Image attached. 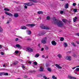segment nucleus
<instances>
[{
	"label": "nucleus",
	"mask_w": 79,
	"mask_h": 79,
	"mask_svg": "<svg viewBox=\"0 0 79 79\" xmlns=\"http://www.w3.org/2000/svg\"><path fill=\"white\" fill-rule=\"evenodd\" d=\"M24 5H27V6H32V5H33V3L32 2H29L27 3H25L24 4Z\"/></svg>",
	"instance_id": "5"
},
{
	"label": "nucleus",
	"mask_w": 79,
	"mask_h": 79,
	"mask_svg": "<svg viewBox=\"0 0 79 79\" xmlns=\"http://www.w3.org/2000/svg\"><path fill=\"white\" fill-rule=\"evenodd\" d=\"M73 5L74 6H76V3H73Z\"/></svg>",
	"instance_id": "42"
},
{
	"label": "nucleus",
	"mask_w": 79,
	"mask_h": 79,
	"mask_svg": "<svg viewBox=\"0 0 79 79\" xmlns=\"http://www.w3.org/2000/svg\"><path fill=\"white\" fill-rule=\"evenodd\" d=\"M64 12L63 11H61L60 12V14H63V13Z\"/></svg>",
	"instance_id": "49"
},
{
	"label": "nucleus",
	"mask_w": 79,
	"mask_h": 79,
	"mask_svg": "<svg viewBox=\"0 0 79 79\" xmlns=\"http://www.w3.org/2000/svg\"><path fill=\"white\" fill-rule=\"evenodd\" d=\"M50 66V64H49L48 63H46V67H49V66Z\"/></svg>",
	"instance_id": "24"
},
{
	"label": "nucleus",
	"mask_w": 79,
	"mask_h": 79,
	"mask_svg": "<svg viewBox=\"0 0 79 79\" xmlns=\"http://www.w3.org/2000/svg\"><path fill=\"white\" fill-rule=\"evenodd\" d=\"M40 71H44V69H43V68L42 67H41L40 68V69H39Z\"/></svg>",
	"instance_id": "22"
},
{
	"label": "nucleus",
	"mask_w": 79,
	"mask_h": 79,
	"mask_svg": "<svg viewBox=\"0 0 79 79\" xmlns=\"http://www.w3.org/2000/svg\"><path fill=\"white\" fill-rule=\"evenodd\" d=\"M66 59L67 60L71 61V56H67L66 57Z\"/></svg>",
	"instance_id": "7"
},
{
	"label": "nucleus",
	"mask_w": 79,
	"mask_h": 79,
	"mask_svg": "<svg viewBox=\"0 0 79 79\" xmlns=\"http://www.w3.org/2000/svg\"><path fill=\"white\" fill-rule=\"evenodd\" d=\"M42 56V58H44V57H45V56H44V55H43Z\"/></svg>",
	"instance_id": "63"
},
{
	"label": "nucleus",
	"mask_w": 79,
	"mask_h": 79,
	"mask_svg": "<svg viewBox=\"0 0 79 79\" xmlns=\"http://www.w3.org/2000/svg\"><path fill=\"white\" fill-rule=\"evenodd\" d=\"M64 47H68V44L67 43H64Z\"/></svg>",
	"instance_id": "32"
},
{
	"label": "nucleus",
	"mask_w": 79,
	"mask_h": 79,
	"mask_svg": "<svg viewBox=\"0 0 79 79\" xmlns=\"http://www.w3.org/2000/svg\"><path fill=\"white\" fill-rule=\"evenodd\" d=\"M39 56V54H36L35 56V58H38Z\"/></svg>",
	"instance_id": "25"
},
{
	"label": "nucleus",
	"mask_w": 79,
	"mask_h": 79,
	"mask_svg": "<svg viewBox=\"0 0 79 79\" xmlns=\"http://www.w3.org/2000/svg\"><path fill=\"white\" fill-rule=\"evenodd\" d=\"M76 43H77V44H79V41H76Z\"/></svg>",
	"instance_id": "58"
},
{
	"label": "nucleus",
	"mask_w": 79,
	"mask_h": 79,
	"mask_svg": "<svg viewBox=\"0 0 79 79\" xmlns=\"http://www.w3.org/2000/svg\"><path fill=\"white\" fill-rule=\"evenodd\" d=\"M43 78H44V79H49V78H48L47 77L45 76H43Z\"/></svg>",
	"instance_id": "38"
},
{
	"label": "nucleus",
	"mask_w": 79,
	"mask_h": 79,
	"mask_svg": "<svg viewBox=\"0 0 79 79\" xmlns=\"http://www.w3.org/2000/svg\"><path fill=\"white\" fill-rule=\"evenodd\" d=\"M31 40V39H27V40Z\"/></svg>",
	"instance_id": "62"
},
{
	"label": "nucleus",
	"mask_w": 79,
	"mask_h": 79,
	"mask_svg": "<svg viewBox=\"0 0 79 79\" xmlns=\"http://www.w3.org/2000/svg\"><path fill=\"white\" fill-rule=\"evenodd\" d=\"M76 70L77 71H79V68H77L76 69Z\"/></svg>",
	"instance_id": "45"
},
{
	"label": "nucleus",
	"mask_w": 79,
	"mask_h": 79,
	"mask_svg": "<svg viewBox=\"0 0 79 79\" xmlns=\"http://www.w3.org/2000/svg\"><path fill=\"white\" fill-rule=\"evenodd\" d=\"M26 27L25 26H23L21 28V29H26Z\"/></svg>",
	"instance_id": "21"
},
{
	"label": "nucleus",
	"mask_w": 79,
	"mask_h": 79,
	"mask_svg": "<svg viewBox=\"0 0 79 79\" xmlns=\"http://www.w3.org/2000/svg\"><path fill=\"white\" fill-rule=\"evenodd\" d=\"M57 56L59 58H61L62 57V56L61 55V54H59L58 55H57Z\"/></svg>",
	"instance_id": "18"
},
{
	"label": "nucleus",
	"mask_w": 79,
	"mask_h": 79,
	"mask_svg": "<svg viewBox=\"0 0 79 79\" xmlns=\"http://www.w3.org/2000/svg\"><path fill=\"white\" fill-rule=\"evenodd\" d=\"M27 50H28V51H29L30 52H33V50L32 49V48H27Z\"/></svg>",
	"instance_id": "14"
},
{
	"label": "nucleus",
	"mask_w": 79,
	"mask_h": 79,
	"mask_svg": "<svg viewBox=\"0 0 79 79\" xmlns=\"http://www.w3.org/2000/svg\"><path fill=\"white\" fill-rule=\"evenodd\" d=\"M45 34V32H42V33H41L40 34V35H44Z\"/></svg>",
	"instance_id": "26"
},
{
	"label": "nucleus",
	"mask_w": 79,
	"mask_h": 79,
	"mask_svg": "<svg viewBox=\"0 0 79 79\" xmlns=\"http://www.w3.org/2000/svg\"><path fill=\"white\" fill-rule=\"evenodd\" d=\"M52 21L53 23H54V24H55V23L57 22V20L55 18H54L52 19Z\"/></svg>",
	"instance_id": "9"
},
{
	"label": "nucleus",
	"mask_w": 79,
	"mask_h": 79,
	"mask_svg": "<svg viewBox=\"0 0 79 79\" xmlns=\"http://www.w3.org/2000/svg\"><path fill=\"white\" fill-rule=\"evenodd\" d=\"M69 6V4H68V3H67L66 4H65L64 6V7L65 8H68Z\"/></svg>",
	"instance_id": "16"
},
{
	"label": "nucleus",
	"mask_w": 79,
	"mask_h": 79,
	"mask_svg": "<svg viewBox=\"0 0 79 79\" xmlns=\"http://www.w3.org/2000/svg\"><path fill=\"white\" fill-rule=\"evenodd\" d=\"M73 11L74 12H77V9L75 8L73 9Z\"/></svg>",
	"instance_id": "39"
},
{
	"label": "nucleus",
	"mask_w": 79,
	"mask_h": 79,
	"mask_svg": "<svg viewBox=\"0 0 79 79\" xmlns=\"http://www.w3.org/2000/svg\"><path fill=\"white\" fill-rule=\"evenodd\" d=\"M19 38H20V39H23V37H22L19 36Z\"/></svg>",
	"instance_id": "56"
},
{
	"label": "nucleus",
	"mask_w": 79,
	"mask_h": 79,
	"mask_svg": "<svg viewBox=\"0 0 79 79\" xmlns=\"http://www.w3.org/2000/svg\"><path fill=\"white\" fill-rule=\"evenodd\" d=\"M4 18H5V17H4V16H2V19H4Z\"/></svg>",
	"instance_id": "64"
},
{
	"label": "nucleus",
	"mask_w": 79,
	"mask_h": 79,
	"mask_svg": "<svg viewBox=\"0 0 79 79\" xmlns=\"http://www.w3.org/2000/svg\"><path fill=\"white\" fill-rule=\"evenodd\" d=\"M72 45H73V46H74V47H76V45L75 44H74V43L73 42L72 43Z\"/></svg>",
	"instance_id": "36"
},
{
	"label": "nucleus",
	"mask_w": 79,
	"mask_h": 79,
	"mask_svg": "<svg viewBox=\"0 0 79 79\" xmlns=\"http://www.w3.org/2000/svg\"><path fill=\"white\" fill-rule=\"evenodd\" d=\"M14 16L15 18H18L19 16V15L18 13H15L14 14Z\"/></svg>",
	"instance_id": "15"
},
{
	"label": "nucleus",
	"mask_w": 79,
	"mask_h": 79,
	"mask_svg": "<svg viewBox=\"0 0 79 79\" xmlns=\"http://www.w3.org/2000/svg\"><path fill=\"white\" fill-rule=\"evenodd\" d=\"M24 78H27V76L26 75H25L24 76Z\"/></svg>",
	"instance_id": "54"
},
{
	"label": "nucleus",
	"mask_w": 79,
	"mask_h": 79,
	"mask_svg": "<svg viewBox=\"0 0 79 79\" xmlns=\"http://www.w3.org/2000/svg\"><path fill=\"white\" fill-rule=\"evenodd\" d=\"M38 14L40 15V14H43V12L42 11H39L38 12Z\"/></svg>",
	"instance_id": "23"
},
{
	"label": "nucleus",
	"mask_w": 79,
	"mask_h": 79,
	"mask_svg": "<svg viewBox=\"0 0 79 79\" xmlns=\"http://www.w3.org/2000/svg\"><path fill=\"white\" fill-rule=\"evenodd\" d=\"M55 24L57 25L58 27H63L64 24L63 22L60 20H58L57 21V22L55 23Z\"/></svg>",
	"instance_id": "1"
},
{
	"label": "nucleus",
	"mask_w": 79,
	"mask_h": 79,
	"mask_svg": "<svg viewBox=\"0 0 79 79\" xmlns=\"http://www.w3.org/2000/svg\"><path fill=\"white\" fill-rule=\"evenodd\" d=\"M73 56H74V57H77V55H76V54H74L73 55Z\"/></svg>",
	"instance_id": "43"
},
{
	"label": "nucleus",
	"mask_w": 79,
	"mask_h": 79,
	"mask_svg": "<svg viewBox=\"0 0 79 79\" xmlns=\"http://www.w3.org/2000/svg\"><path fill=\"white\" fill-rule=\"evenodd\" d=\"M76 68V67H73V68H72V69H75V68Z\"/></svg>",
	"instance_id": "61"
},
{
	"label": "nucleus",
	"mask_w": 79,
	"mask_h": 79,
	"mask_svg": "<svg viewBox=\"0 0 79 79\" xmlns=\"http://www.w3.org/2000/svg\"><path fill=\"white\" fill-rule=\"evenodd\" d=\"M17 11H19L20 13H22L23 11V7L22 6H20L17 8Z\"/></svg>",
	"instance_id": "2"
},
{
	"label": "nucleus",
	"mask_w": 79,
	"mask_h": 79,
	"mask_svg": "<svg viewBox=\"0 0 79 79\" xmlns=\"http://www.w3.org/2000/svg\"><path fill=\"white\" fill-rule=\"evenodd\" d=\"M55 66H56V68H58V69H62V67H61L60 66V65H58V64H55Z\"/></svg>",
	"instance_id": "12"
},
{
	"label": "nucleus",
	"mask_w": 79,
	"mask_h": 79,
	"mask_svg": "<svg viewBox=\"0 0 79 79\" xmlns=\"http://www.w3.org/2000/svg\"><path fill=\"white\" fill-rule=\"evenodd\" d=\"M1 54L2 55H4V54L3 52H1Z\"/></svg>",
	"instance_id": "51"
},
{
	"label": "nucleus",
	"mask_w": 79,
	"mask_h": 79,
	"mask_svg": "<svg viewBox=\"0 0 79 79\" xmlns=\"http://www.w3.org/2000/svg\"><path fill=\"white\" fill-rule=\"evenodd\" d=\"M32 66L34 67V68H36V66H35L34 65H33Z\"/></svg>",
	"instance_id": "57"
},
{
	"label": "nucleus",
	"mask_w": 79,
	"mask_h": 79,
	"mask_svg": "<svg viewBox=\"0 0 79 79\" xmlns=\"http://www.w3.org/2000/svg\"><path fill=\"white\" fill-rule=\"evenodd\" d=\"M24 7H25V9H27V7L26 6V5L24 6Z\"/></svg>",
	"instance_id": "52"
},
{
	"label": "nucleus",
	"mask_w": 79,
	"mask_h": 79,
	"mask_svg": "<svg viewBox=\"0 0 79 79\" xmlns=\"http://www.w3.org/2000/svg\"><path fill=\"white\" fill-rule=\"evenodd\" d=\"M77 19V17H75L74 19H73V21L74 22H76V19Z\"/></svg>",
	"instance_id": "30"
},
{
	"label": "nucleus",
	"mask_w": 79,
	"mask_h": 79,
	"mask_svg": "<svg viewBox=\"0 0 79 79\" xmlns=\"http://www.w3.org/2000/svg\"><path fill=\"white\" fill-rule=\"evenodd\" d=\"M44 48H41V51H43V50H44Z\"/></svg>",
	"instance_id": "59"
},
{
	"label": "nucleus",
	"mask_w": 79,
	"mask_h": 79,
	"mask_svg": "<svg viewBox=\"0 0 79 79\" xmlns=\"http://www.w3.org/2000/svg\"><path fill=\"white\" fill-rule=\"evenodd\" d=\"M14 2L15 3H18V2H17L16 1H14Z\"/></svg>",
	"instance_id": "60"
},
{
	"label": "nucleus",
	"mask_w": 79,
	"mask_h": 79,
	"mask_svg": "<svg viewBox=\"0 0 79 79\" xmlns=\"http://www.w3.org/2000/svg\"><path fill=\"white\" fill-rule=\"evenodd\" d=\"M52 78L54 79H57V78H56V77H55V76L54 75L52 76Z\"/></svg>",
	"instance_id": "31"
},
{
	"label": "nucleus",
	"mask_w": 79,
	"mask_h": 79,
	"mask_svg": "<svg viewBox=\"0 0 79 79\" xmlns=\"http://www.w3.org/2000/svg\"><path fill=\"white\" fill-rule=\"evenodd\" d=\"M19 40V39L18 38H16L15 39V41H16V42H17V41H18Z\"/></svg>",
	"instance_id": "46"
},
{
	"label": "nucleus",
	"mask_w": 79,
	"mask_h": 79,
	"mask_svg": "<svg viewBox=\"0 0 79 79\" xmlns=\"http://www.w3.org/2000/svg\"><path fill=\"white\" fill-rule=\"evenodd\" d=\"M60 41H63L64 40V38L61 37L60 39Z\"/></svg>",
	"instance_id": "35"
},
{
	"label": "nucleus",
	"mask_w": 79,
	"mask_h": 79,
	"mask_svg": "<svg viewBox=\"0 0 79 79\" xmlns=\"http://www.w3.org/2000/svg\"><path fill=\"white\" fill-rule=\"evenodd\" d=\"M50 16H48L47 17V20H50Z\"/></svg>",
	"instance_id": "33"
},
{
	"label": "nucleus",
	"mask_w": 79,
	"mask_h": 79,
	"mask_svg": "<svg viewBox=\"0 0 79 79\" xmlns=\"http://www.w3.org/2000/svg\"><path fill=\"white\" fill-rule=\"evenodd\" d=\"M32 2H33L34 3H37L38 2L37 0H32Z\"/></svg>",
	"instance_id": "27"
},
{
	"label": "nucleus",
	"mask_w": 79,
	"mask_h": 79,
	"mask_svg": "<svg viewBox=\"0 0 79 79\" xmlns=\"http://www.w3.org/2000/svg\"><path fill=\"white\" fill-rule=\"evenodd\" d=\"M2 75H5V76H8V73H2Z\"/></svg>",
	"instance_id": "20"
},
{
	"label": "nucleus",
	"mask_w": 79,
	"mask_h": 79,
	"mask_svg": "<svg viewBox=\"0 0 79 79\" xmlns=\"http://www.w3.org/2000/svg\"><path fill=\"white\" fill-rule=\"evenodd\" d=\"M40 28L41 29H49L50 28L49 27H45L44 25H41L40 26Z\"/></svg>",
	"instance_id": "3"
},
{
	"label": "nucleus",
	"mask_w": 79,
	"mask_h": 79,
	"mask_svg": "<svg viewBox=\"0 0 79 79\" xmlns=\"http://www.w3.org/2000/svg\"><path fill=\"white\" fill-rule=\"evenodd\" d=\"M4 10H5V11H10V9L7 8H5L4 9Z\"/></svg>",
	"instance_id": "28"
},
{
	"label": "nucleus",
	"mask_w": 79,
	"mask_h": 79,
	"mask_svg": "<svg viewBox=\"0 0 79 79\" xmlns=\"http://www.w3.org/2000/svg\"><path fill=\"white\" fill-rule=\"evenodd\" d=\"M76 35H77L79 36V33H77L76 34Z\"/></svg>",
	"instance_id": "50"
},
{
	"label": "nucleus",
	"mask_w": 79,
	"mask_h": 79,
	"mask_svg": "<svg viewBox=\"0 0 79 79\" xmlns=\"http://www.w3.org/2000/svg\"><path fill=\"white\" fill-rule=\"evenodd\" d=\"M46 40H47V37H45L42 39L41 42L43 44H46Z\"/></svg>",
	"instance_id": "4"
},
{
	"label": "nucleus",
	"mask_w": 79,
	"mask_h": 79,
	"mask_svg": "<svg viewBox=\"0 0 79 79\" xmlns=\"http://www.w3.org/2000/svg\"><path fill=\"white\" fill-rule=\"evenodd\" d=\"M45 49L46 50H47L49 49V48L47 46H46L45 47Z\"/></svg>",
	"instance_id": "37"
},
{
	"label": "nucleus",
	"mask_w": 79,
	"mask_h": 79,
	"mask_svg": "<svg viewBox=\"0 0 79 79\" xmlns=\"http://www.w3.org/2000/svg\"><path fill=\"white\" fill-rule=\"evenodd\" d=\"M19 51H16L15 52V53H16L17 54L18 53Z\"/></svg>",
	"instance_id": "41"
},
{
	"label": "nucleus",
	"mask_w": 79,
	"mask_h": 79,
	"mask_svg": "<svg viewBox=\"0 0 79 79\" xmlns=\"http://www.w3.org/2000/svg\"><path fill=\"white\" fill-rule=\"evenodd\" d=\"M18 62L17 61H16L13 64L14 65H16V64H18Z\"/></svg>",
	"instance_id": "34"
},
{
	"label": "nucleus",
	"mask_w": 79,
	"mask_h": 79,
	"mask_svg": "<svg viewBox=\"0 0 79 79\" xmlns=\"http://www.w3.org/2000/svg\"><path fill=\"white\" fill-rule=\"evenodd\" d=\"M62 21L64 23H67V20L66 19H62Z\"/></svg>",
	"instance_id": "19"
},
{
	"label": "nucleus",
	"mask_w": 79,
	"mask_h": 79,
	"mask_svg": "<svg viewBox=\"0 0 79 79\" xmlns=\"http://www.w3.org/2000/svg\"><path fill=\"white\" fill-rule=\"evenodd\" d=\"M16 47L17 48H19L20 49H21V48H22V47L20 45H19V44H16Z\"/></svg>",
	"instance_id": "10"
},
{
	"label": "nucleus",
	"mask_w": 79,
	"mask_h": 79,
	"mask_svg": "<svg viewBox=\"0 0 79 79\" xmlns=\"http://www.w3.org/2000/svg\"><path fill=\"white\" fill-rule=\"evenodd\" d=\"M28 62L30 64H31L32 63V61H28Z\"/></svg>",
	"instance_id": "48"
},
{
	"label": "nucleus",
	"mask_w": 79,
	"mask_h": 79,
	"mask_svg": "<svg viewBox=\"0 0 79 79\" xmlns=\"http://www.w3.org/2000/svg\"><path fill=\"white\" fill-rule=\"evenodd\" d=\"M2 47H3L1 45H0V48H2Z\"/></svg>",
	"instance_id": "55"
},
{
	"label": "nucleus",
	"mask_w": 79,
	"mask_h": 79,
	"mask_svg": "<svg viewBox=\"0 0 79 79\" xmlns=\"http://www.w3.org/2000/svg\"><path fill=\"white\" fill-rule=\"evenodd\" d=\"M51 44L52 45L55 46L56 45V43L55 41H52L51 42Z\"/></svg>",
	"instance_id": "11"
},
{
	"label": "nucleus",
	"mask_w": 79,
	"mask_h": 79,
	"mask_svg": "<svg viewBox=\"0 0 79 79\" xmlns=\"http://www.w3.org/2000/svg\"><path fill=\"white\" fill-rule=\"evenodd\" d=\"M34 63L35 64V65H37V62H34Z\"/></svg>",
	"instance_id": "40"
},
{
	"label": "nucleus",
	"mask_w": 79,
	"mask_h": 79,
	"mask_svg": "<svg viewBox=\"0 0 79 79\" xmlns=\"http://www.w3.org/2000/svg\"><path fill=\"white\" fill-rule=\"evenodd\" d=\"M22 68H25V67H24V65L22 64Z\"/></svg>",
	"instance_id": "44"
},
{
	"label": "nucleus",
	"mask_w": 79,
	"mask_h": 79,
	"mask_svg": "<svg viewBox=\"0 0 79 79\" xmlns=\"http://www.w3.org/2000/svg\"><path fill=\"white\" fill-rule=\"evenodd\" d=\"M3 75V73H0V76H2Z\"/></svg>",
	"instance_id": "47"
},
{
	"label": "nucleus",
	"mask_w": 79,
	"mask_h": 79,
	"mask_svg": "<svg viewBox=\"0 0 79 79\" xmlns=\"http://www.w3.org/2000/svg\"><path fill=\"white\" fill-rule=\"evenodd\" d=\"M31 73H33V72L34 73V72H35V70L31 71Z\"/></svg>",
	"instance_id": "53"
},
{
	"label": "nucleus",
	"mask_w": 79,
	"mask_h": 79,
	"mask_svg": "<svg viewBox=\"0 0 79 79\" xmlns=\"http://www.w3.org/2000/svg\"><path fill=\"white\" fill-rule=\"evenodd\" d=\"M26 26H30L31 27H34L35 26V24H29L26 25Z\"/></svg>",
	"instance_id": "8"
},
{
	"label": "nucleus",
	"mask_w": 79,
	"mask_h": 79,
	"mask_svg": "<svg viewBox=\"0 0 79 79\" xmlns=\"http://www.w3.org/2000/svg\"><path fill=\"white\" fill-rule=\"evenodd\" d=\"M27 34L28 35H31V31L30 30H27Z\"/></svg>",
	"instance_id": "13"
},
{
	"label": "nucleus",
	"mask_w": 79,
	"mask_h": 79,
	"mask_svg": "<svg viewBox=\"0 0 79 79\" xmlns=\"http://www.w3.org/2000/svg\"><path fill=\"white\" fill-rule=\"evenodd\" d=\"M5 13L8 16H13V14H11V13H8L7 11H5Z\"/></svg>",
	"instance_id": "6"
},
{
	"label": "nucleus",
	"mask_w": 79,
	"mask_h": 79,
	"mask_svg": "<svg viewBox=\"0 0 79 79\" xmlns=\"http://www.w3.org/2000/svg\"><path fill=\"white\" fill-rule=\"evenodd\" d=\"M47 70L49 71V72H51L52 71V69L51 68H48L47 69Z\"/></svg>",
	"instance_id": "17"
},
{
	"label": "nucleus",
	"mask_w": 79,
	"mask_h": 79,
	"mask_svg": "<svg viewBox=\"0 0 79 79\" xmlns=\"http://www.w3.org/2000/svg\"><path fill=\"white\" fill-rule=\"evenodd\" d=\"M3 31V29H2V28L1 27V26H0V33H1V32H2Z\"/></svg>",
	"instance_id": "29"
}]
</instances>
